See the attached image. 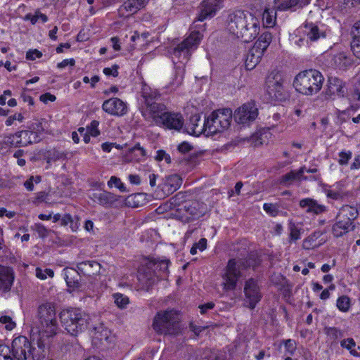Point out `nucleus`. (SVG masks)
Segmentation results:
<instances>
[{"mask_svg": "<svg viewBox=\"0 0 360 360\" xmlns=\"http://www.w3.org/2000/svg\"><path fill=\"white\" fill-rule=\"evenodd\" d=\"M154 266L155 264L150 260L145 264H142L138 271V280L142 288L146 290H148L149 288L158 281V274Z\"/></svg>", "mask_w": 360, "mask_h": 360, "instance_id": "13", "label": "nucleus"}, {"mask_svg": "<svg viewBox=\"0 0 360 360\" xmlns=\"http://www.w3.org/2000/svg\"><path fill=\"white\" fill-rule=\"evenodd\" d=\"M42 56V53L37 49L29 50L26 53V58L27 60H34L36 58H39Z\"/></svg>", "mask_w": 360, "mask_h": 360, "instance_id": "58", "label": "nucleus"}, {"mask_svg": "<svg viewBox=\"0 0 360 360\" xmlns=\"http://www.w3.org/2000/svg\"><path fill=\"white\" fill-rule=\"evenodd\" d=\"M99 122L97 120H93L90 125L87 127V132L94 137H96L100 134V131L98 129Z\"/></svg>", "mask_w": 360, "mask_h": 360, "instance_id": "57", "label": "nucleus"}, {"mask_svg": "<svg viewBox=\"0 0 360 360\" xmlns=\"http://www.w3.org/2000/svg\"><path fill=\"white\" fill-rule=\"evenodd\" d=\"M285 81L283 73L278 70H273L266 77V92L274 100H282L283 98V82Z\"/></svg>", "mask_w": 360, "mask_h": 360, "instance_id": "10", "label": "nucleus"}, {"mask_svg": "<svg viewBox=\"0 0 360 360\" xmlns=\"http://www.w3.org/2000/svg\"><path fill=\"white\" fill-rule=\"evenodd\" d=\"M93 342L95 345L103 344L104 342H110L112 340L111 332L103 324L94 327L91 331Z\"/></svg>", "mask_w": 360, "mask_h": 360, "instance_id": "23", "label": "nucleus"}, {"mask_svg": "<svg viewBox=\"0 0 360 360\" xmlns=\"http://www.w3.org/2000/svg\"><path fill=\"white\" fill-rule=\"evenodd\" d=\"M233 113L230 108L217 110L204 120L207 134H214L227 129L231 124Z\"/></svg>", "mask_w": 360, "mask_h": 360, "instance_id": "7", "label": "nucleus"}, {"mask_svg": "<svg viewBox=\"0 0 360 360\" xmlns=\"http://www.w3.org/2000/svg\"><path fill=\"white\" fill-rule=\"evenodd\" d=\"M285 349V353L288 355L292 356L293 355L294 352L296 350L297 346L296 342L295 340L288 339L285 341H283Z\"/></svg>", "mask_w": 360, "mask_h": 360, "instance_id": "54", "label": "nucleus"}, {"mask_svg": "<svg viewBox=\"0 0 360 360\" xmlns=\"http://www.w3.org/2000/svg\"><path fill=\"white\" fill-rule=\"evenodd\" d=\"M201 122L200 116L198 114L193 115L190 118V122L188 124V129L191 131V133L198 136L203 131H205V126L204 122Z\"/></svg>", "mask_w": 360, "mask_h": 360, "instance_id": "34", "label": "nucleus"}, {"mask_svg": "<svg viewBox=\"0 0 360 360\" xmlns=\"http://www.w3.org/2000/svg\"><path fill=\"white\" fill-rule=\"evenodd\" d=\"M326 94L328 95H337L340 97L345 96V83L342 79L338 77H330L328 78Z\"/></svg>", "mask_w": 360, "mask_h": 360, "instance_id": "25", "label": "nucleus"}, {"mask_svg": "<svg viewBox=\"0 0 360 360\" xmlns=\"http://www.w3.org/2000/svg\"><path fill=\"white\" fill-rule=\"evenodd\" d=\"M243 262L241 259H231L228 262L224 273L221 274V287L224 292L234 290L237 283L242 276L241 267Z\"/></svg>", "mask_w": 360, "mask_h": 360, "instance_id": "8", "label": "nucleus"}, {"mask_svg": "<svg viewBox=\"0 0 360 360\" xmlns=\"http://www.w3.org/2000/svg\"><path fill=\"white\" fill-rule=\"evenodd\" d=\"M323 81L324 78L319 71L310 69L298 73L295 77L293 86L297 92L311 96L321 90Z\"/></svg>", "mask_w": 360, "mask_h": 360, "instance_id": "4", "label": "nucleus"}, {"mask_svg": "<svg viewBox=\"0 0 360 360\" xmlns=\"http://www.w3.org/2000/svg\"><path fill=\"white\" fill-rule=\"evenodd\" d=\"M353 39L351 43L352 49L354 55L360 58V20L356 22L352 30Z\"/></svg>", "mask_w": 360, "mask_h": 360, "instance_id": "32", "label": "nucleus"}, {"mask_svg": "<svg viewBox=\"0 0 360 360\" xmlns=\"http://www.w3.org/2000/svg\"><path fill=\"white\" fill-rule=\"evenodd\" d=\"M64 276L67 285L72 290L78 289L81 286V276L79 271L67 268L64 269Z\"/></svg>", "mask_w": 360, "mask_h": 360, "instance_id": "29", "label": "nucleus"}, {"mask_svg": "<svg viewBox=\"0 0 360 360\" xmlns=\"http://www.w3.org/2000/svg\"><path fill=\"white\" fill-rule=\"evenodd\" d=\"M41 181V177L40 176H31L30 178L26 180L24 183V186L25 188L29 191H32L34 190V184H39Z\"/></svg>", "mask_w": 360, "mask_h": 360, "instance_id": "50", "label": "nucleus"}, {"mask_svg": "<svg viewBox=\"0 0 360 360\" xmlns=\"http://www.w3.org/2000/svg\"><path fill=\"white\" fill-rule=\"evenodd\" d=\"M165 117H162L163 122L160 126L167 129L179 131L184 127V120L181 114L177 112H167Z\"/></svg>", "mask_w": 360, "mask_h": 360, "instance_id": "20", "label": "nucleus"}, {"mask_svg": "<svg viewBox=\"0 0 360 360\" xmlns=\"http://www.w3.org/2000/svg\"><path fill=\"white\" fill-rule=\"evenodd\" d=\"M244 293L248 307L252 309L261 300L262 296L257 281L253 278H250L245 282Z\"/></svg>", "mask_w": 360, "mask_h": 360, "instance_id": "15", "label": "nucleus"}, {"mask_svg": "<svg viewBox=\"0 0 360 360\" xmlns=\"http://www.w3.org/2000/svg\"><path fill=\"white\" fill-rule=\"evenodd\" d=\"M223 7L222 0H204L200 4V11L197 20L202 22L215 15L217 12Z\"/></svg>", "mask_w": 360, "mask_h": 360, "instance_id": "17", "label": "nucleus"}, {"mask_svg": "<svg viewBox=\"0 0 360 360\" xmlns=\"http://www.w3.org/2000/svg\"><path fill=\"white\" fill-rule=\"evenodd\" d=\"M299 205L309 214L311 213L318 215L327 211V208L324 205L319 204L316 200L310 198L301 200Z\"/></svg>", "mask_w": 360, "mask_h": 360, "instance_id": "22", "label": "nucleus"}, {"mask_svg": "<svg viewBox=\"0 0 360 360\" xmlns=\"http://www.w3.org/2000/svg\"><path fill=\"white\" fill-rule=\"evenodd\" d=\"M23 119V115L21 113H16L7 118V120H6V125L11 126L13 124V122L15 120L22 122Z\"/></svg>", "mask_w": 360, "mask_h": 360, "instance_id": "59", "label": "nucleus"}, {"mask_svg": "<svg viewBox=\"0 0 360 360\" xmlns=\"http://www.w3.org/2000/svg\"><path fill=\"white\" fill-rule=\"evenodd\" d=\"M0 323L5 324V328L8 330H11L15 327V323L9 316H0Z\"/></svg>", "mask_w": 360, "mask_h": 360, "instance_id": "56", "label": "nucleus"}, {"mask_svg": "<svg viewBox=\"0 0 360 360\" xmlns=\"http://www.w3.org/2000/svg\"><path fill=\"white\" fill-rule=\"evenodd\" d=\"M149 0H127L120 6L119 11L122 15L125 13L128 14L136 13L138 11L143 8Z\"/></svg>", "mask_w": 360, "mask_h": 360, "instance_id": "26", "label": "nucleus"}, {"mask_svg": "<svg viewBox=\"0 0 360 360\" xmlns=\"http://www.w3.org/2000/svg\"><path fill=\"white\" fill-rule=\"evenodd\" d=\"M336 305L339 310L346 312L350 307V300L347 296H341L338 299Z\"/></svg>", "mask_w": 360, "mask_h": 360, "instance_id": "44", "label": "nucleus"}, {"mask_svg": "<svg viewBox=\"0 0 360 360\" xmlns=\"http://www.w3.org/2000/svg\"><path fill=\"white\" fill-rule=\"evenodd\" d=\"M342 348L347 349L354 357H360V346L352 338H344L340 342Z\"/></svg>", "mask_w": 360, "mask_h": 360, "instance_id": "33", "label": "nucleus"}, {"mask_svg": "<svg viewBox=\"0 0 360 360\" xmlns=\"http://www.w3.org/2000/svg\"><path fill=\"white\" fill-rule=\"evenodd\" d=\"M114 302L120 309H125L129 304V297L122 293H115L112 295Z\"/></svg>", "mask_w": 360, "mask_h": 360, "instance_id": "42", "label": "nucleus"}, {"mask_svg": "<svg viewBox=\"0 0 360 360\" xmlns=\"http://www.w3.org/2000/svg\"><path fill=\"white\" fill-rule=\"evenodd\" d=\"M316 239L317 236L316 235L311 234L309 236H308L307 238H305L302 243V247L304 249L306 250H311L319 246V245L316 243Z\"/></svg>", "mask_w": 360, "mask_h": 360, "instance_id": "43", "label": "nucleus"}, {"mask_svg": "<svg viewBox=\"0 0 360 360\" xmlns=\"http://www.w3.org/2000/svg\"><path fill=\"white\" fill-rule=\"evenodd\" d=\"M264 210L271 217H276L278 214V207L272 203H264L263 205Z\"/></svg>", "mask_w": 360, "mask_h": 360, "instance_id": "55", "label": "nucleus"}, {"mask_svg": "<svg viewBox=\"0 0 360 360\" xmlns=\"http://www.w3.org/2000/svg\"><path fill=\"white\" fill-rule=\"evenodd\" d=\"M153 326L160 334L176 335L180 331L179 314L175 310L158 312L154 319Z\"/></svg>", "mask_w": 360, "mask_h": 360, "instance_id": "6", "label": "nucleus"}, {"mask_svg": "<svg viewBox=\"0 0 360 360\" xmlns=\"http://www.w3.org/2000/svg\"><path fill=\"white\" fill-rule=\"evenodd\" d=\"M353 89L351 91V99L360 101V75H356L352 79Z\"/></svg>", "mask_w": 360, "mask_h": 360, "instance_id": "40", "label": "nucleus"}, {"mask_svg": "<svg viewBox=\"0 0 360 360\" xmlns=\"http://www.w3.org/2000/svg\"><path fill=\"white\" fill-rule=\"evenodd\" d=\"M37 321L31 333H41L46 337H53L58 328L55 306L51 302L40 304L37 309Z\"/></svg>", "mask_w": 360, "mask_h": 360, "instance_id": "3", "label": "nucleus"}, {"mask_svg": "<svg viewBox=\"0 0 360 360\" xmlns=\"http://www.w3.org/2000/svg\"><path fill=\"white\" fill-rule=\"evenodd\" d=\"M333 61L335 65L339 68L347 66L349 63V58L342 53L335 55L333 58Z\"/></svg>", "mask_w": 360, "mask_h": 360, "instance_id": "46", "label": "nucleus"}, {"mask_svg": "<svg viewBox=\"0 0 360 360\" xmlns=\"http://www.w3.org/2000/svg\"><path fill=\"white\" fill-rule=\"evenodd\" d=\"M300 30L307 36V40L310 41H316L326 37L327 29L323 25H319L312 22H307L300 27Z\"/></svg>", "mask_w": 360, "mask_h": 360, "instance_id": "19", "label": "nucleus"}, {"mask_svg": "<svg viewBox=\"0 0 360 360\" xmlns=\"http://www.w3.org/2000/svg\"><path fill=\"white\" fill-rule=\"evenodd\" d=\"M199 207V203L196 201L186 204L184 207L186 210L193 217H198L202 214V212L198 210L197 207Z\"/></svg>", "mask_w": 360, "mask_h": 360, "instance_id": "47", "label": "nucleus"}, {"mask_svg": "<svg viewBox=\"0 0 360 360\" xmlns=\"http://www.w3.org/2000/svg\"><path fill=\"white\" fill-rule=\"evenodd\" d=\"M11 350L10 347L5 345H0V360H16L11 356Z\"/></svg>", "mask_w": 360, "mask_h": 360, "instance_id": "48", "label": "nucleus"}, {"mask_svg": "<svg viewBox=\"0 0 360 360\" xmlns=\"http://www.w3.org/2000/svg\"><path fill=\"white\" fill-rule=\"evenodd\" d=\"M181 184V178L177 174H173L166 179L165 186L169 193H172L180 188Z\"/></svg>", "mask_w": 360, "mask_h": 360, "instance_id": "36", "label": "nucleus"}, {"mask_svg": "<svg viewBox=\"0 0 360 360\" xmlns=\"http://www.w3.org/2000/svg\"><path fill=\"white\" fill-rule=\"evenodd\" d=\"M202 37L200 31H191L184 41L169 51L174 63L181 64L175 67L174 77L169 83L172 88H176L182 84L185 73L184 65L188 61L192 51L200 44Z\"/></svg>", "mask_w": 360, "mask_h": 360, "instance_id": "1", "label": "nucleus"}, {"mask_svg": "<svg viewBox=\"0 0 360 360\" xmlns=\"http://www.w3.org/2000/svg\"><path fill=\"white\" fill-rule=\"evenodd\" d=\"M262 134H253L250 138L251 143L253 144L255 146H259L264 143V140L262 138Z\"/></svg>", "mask_w": 360, "mask_h": 360, "instance_id": "60", "label": "nucleus"}, {"mask_svg": "<svg viewBox=\"0 0 360 360\" xmlns=\"http://www.w3.org/2000/svg\"><path fill=\"white\" fill-rule=\"evenodd\" d=\"M118 65H114L112 68H105L103 73L107 76L117 77L118 75Z\"/></svg>", "mask_w": 360, "mask_h": 360, "instance_id": "62", "label": "nucleus"}, {"mask_svg": "<svg viewBox=\"0 0 360 360\" xmlns=\"http://www.w3.org/2000/svg\"><path fill=\"white\" fill-rule=\"evenodd\" d=\"M351 225L352 224L348 219L347 221H345L340 217L337 216V221L332 228L333 235L335 237H341L349 231Z\"/></svg>", "mask_w": 360, "mask_h": 360, "instance_id": "31", "label": "nucleus"}, {"mask_svg": "<svg viewBox=\"0 0 360 360\" xmlns=\"http://www.w3.org/2000/svg\"><path fill=\"white\" fill-rule=\"evenodd\" d=\"M167 112L165 105L155 102L146 105V109L143 112V115L146 120L160 126L161 122H163L162 117H165L164 115Z\"/></svg>", "mask_w": 360, "mask_h": 360, "instance_id": "16", "label": "nucleus"}, {"mask_svg": "<svg viewBox=\"0 0 360 360\" xmlns=\"http://www.w3.org/2000/svg\"><path fill=\"white\" fill-rule=\"evenodd\" d=\"M309 0H281L276 6V11H296L309 4Z\"/></svg>", "mask_w": 360, "mask_h": 360, "instance_id": "28", "label": "nucleus"}, {"mask_svg": "<svg viewBox=\"0 0 360 360\" xmlns=\"http://www.w3.org/2000/svg\"><path fill=\"white\" fill-rule=\"evenodd\" d=\"M108 186L109 187H112L113 186L117 188L120 191H125L126 188L124 185L122 183L120 179L112 176L110 177V180L108 182Z\"/></svg>", "mask_w": 360, "mask_h": 360, "instance_id": "53", "label": "nucleus"}, {"mask_svg": "<svg viewBox=\"0 0 360 360\" xmlns=\"http://www.w3.org/2000/svg\"><path fill=\"white\" fill-rule=\"evenodd\" d=\"M54 276V272L51 269H42L39 267L36 269V276L39 279L44 280L47 277L52 278Z\"/></svg>", "mask_w": 360, "mask_h": 360, "instance_id": "49", "label": "nucleus"}, {"mask_svg": "<svg viewBox=\"0 0 360 360\" xmlns=\"http://www.w3.org/2000/svg\"><path fill=\"white\" fill-rule=\"evenodd\" d=\"M262 20L266 27H273L275 24L276 17L273 14V11H270L269 9H265Z\"/></svg>", "mask_w": 360, "mask_h": 360, "instance_id": "45", "label": "nucleus"}, {"mask_svg": "<svg viewBox=\"0 0 360 360\" xmlns=\"http://www.w3.org/2000/svg\"><path fill=\"white\" fill-rule=\"evenodd\" d=\"M16 136L20 140V146H27L33 143H37L41 140V137L36 134L30 132L29 130H22L16 132Z\"/></svg>", "mask_w": 360, "mask_h": 360, "instance_id": "30", "label": "nucleus"}, {"mask_svg": "<svg viewBox=\"0 0 360 360\" xmlns=\"http://www.w3.org/2000/svg\"><path fill=\"white\" fill-rule=\"evenodd\" d=\"M271 40L272 35L269 32H265L260 35L247 54L245 67L248 70L253 69L259 63L264 51L271 44Z\"/></svg>", "mask_w": 360, "mask_h": 360, "instance_id": "9", "label": "nucleus"}, {"mask_svg": "<svg viewBox=\"0 0 360 360\" xmlns=\"http://www.w3.org/2000/svg\"><path fill=\"white\" fill-rule=\"evenodd\" d=\"M46 124V122L43 119L40 120H35L30 124L29 131L40 136V135L45 131Z\"/></svg>", "mask_w": 360, "mask_h": 360, "instance_id": "41", "label": "nucleus"}, {"mask_svg": "<svg viewBox=\"0 0 360 360\" xmlns=\"http://www.w3.org/2000/svg\"><path fill=\"white\" fill-rule=\"evenodd\" d=\"M13 280V269L10 267L0 265V290L4 292L10 290Z\"/></svg>", "mask_w": 360, "mask_h": 360, "instance_id": "24", "label": "nucleus"}, {"mask_svg": "<svg viewBox=\"0 0 360 360\" xmlns=\"http://www.w3.org/2000/svg\"><path fill=\"white\" fill-rule=\"evenodd\" d=\"M153 262L155 264V266H154L155 270L158 274V278H166L169 274V261L167 259L160 260V261H155L153 260Z\"/></svg>", "mask_w": 360, "mask_h": 360, "instance_id": "38", "label": "nucleus"}, {"mask_svg": "<svg viewBox=\"0 0 360 360\" xmlns=\"http://www.w3.org/2000/svg\"><path fill=\"white\" fill-rule=\"evenodd\" d=\"M226 29L233 36L248 43L259 34V21L251 13L238 10L228 15Z\"/></svg>", "mask_w": 360, "mask_h": 360, "instance_id": "2", "label": "nucleus"}, {"mask_svg": "<svg viewBox=\"0 0 360 360\" xmlns=\"http://www.w3.org/2000/svg\"><path fill=\"white\" fill-rule=\"evenodd\" d=\"M258 116V108L255 102L244 103L233 114L235 121L240 124L249 125L253 122Z\"/></svg>", "mask_w": 360, "mask_h": 360, "instance_id": "12", "label": "nucleus"}, {"mask_svg": "<svg viewBox=\"0 0 360 360\" xmlns=\"http://www.w3.org/2000/svg\"><path fill=\"white\" fill-rule=\"evenodd\" d=\"M34 226L36 231L40 237L44 238L48 235V230L43 224H36Z\"/></svg>", "mask_w": 360, "mask_h": 360, "instance_id": "63", "label": "nucleus"}, {"mask_svg": "<svg viewBox=\"0 0 360 360\" xmlns=\"http://www.w3.org/2000/svg\"><path fill=\"white\" fill-rule=\"evenodd\" d=\"M60 318L64 328L73 336L84 332L89 323V316L78 308L63 310Z\"/></svg>", "mask_w": 360, "mask_h": 360, "instance_id": "5", "label": "nucleus"}, {"mask_svg": "<svg viewBox=\"0 0 360 360\" xmlns=\"http://www.w3.org/2000/svg\"><path fill=\"white\" fill-rule=\"evenodd\" d=\"M357 215V210L355 207L349 205L342 206L338 214V216L340 217L345 221H347L348 219L351 224H352V221L356 218Z\"/></svg>", "mask_w": 360, "mask_h": 360, "instance_id": "35", "label": "nucleus"}, {"mask_svg": "<svg viewBox=\"0 0 360 360\" xmlns=\"http://www.w3.org/2000/svg\"><path fill=\"white\" fill-rule=\"evenodd\" d=\"M6 143L8 144L11 146H15V147H20V140L18 139V141H15V139H18V136H16V133L14 134H10L6 136Z\"/></svg>", "mask_w": 360, "mask_h": 360, "instance_id": "61", "label": "nucleus"}, {"mask_svg": "<svg viewBox=\"0 0 360 360\" xmlns=\"http://www.w3.org/2000/svg\"><path fill=\"white\" fill-rule=\"evenodd\" d=\"M352 153L350 150H342L339 153L338 163L340 165H346L352 158Z\"/></svg>", "mask_w": 360, "mask_h": 360, "instance_id": "52", "label": "nucleus"}, {"mask_svg": "<svg viewBox=\"0 0 360 360\" xmlns=\"http://www.w3.org/2000/svg\"><path fill=\"white\" fill-rule=\"evenodd\" d=\"M289 231L290 241H295L300 238V231L294 223L289 224Z\"/></svg>", "mask_w": 360, "mask_h": 360, "instance_id": "51", "label": "nucleus"}, {"mask_svg": "<svg viewBox=\"0 0 360 360\" xmlns=\"http://www.w3.org/2000/svg\"><path fill=\"white\" fill-rule=\"evenodd\" d=\"M11 346L12 355L16 360H26L30 356L32 345L25 336L15 338Z\"/></svg>", "mask_w": 360, "mask_h": 360, "instance_id": "14", "label": "nucleus"}, {"mask_svg": "<svg viewBox=\"0 0 360 360\" xmlns=\"http://www.w3.org/2000/svg\"><path fill=\"white\" fill-rule=\"evenodd\" d=\"M90 198L105 207H112L118 200L117 195L108 191L93 192Z\"/></svg>", "mask_w": 360, "mask_h": 360, "instance_id": "21", "label": "nucleus"}, {"mask_svg": "<svg viewBox=\"0 0 360 360\" xmlns=\"http://www.w3.org/2000/svg\"><path fill=\"white\" fill-rule=\"evenodd\" d=\"M51 338L42 335L41 333L37 332L31 333V340L34 345H37V347L31 346L30 356L33 360H46L49 352L48 345Z\"/></svg>", "mask_w": 360, "mask_h": 360, "instance_id": "11", "label": "nucleus"}, {"mask_svg": "<svg viewBox=\"0 0 360 360\" xmlns=\"http://www.w3.org/2000/svg\"><path fill=\"white\" fill-rule=\"evenodd\" d=\"M160 96L156 90H152L148 86H144L142 89V97L146 105L156 102Z\"/></svg>", "mask_w": 360, "mask_h": 360, "instance_id": "37", "label": "nucleus"}, {"mask_svg": "<svg viewBox=\"0 0 360 360\" xmlns=\"http://www.w3.org/2000/svg\"><path fill=\"white\" fill-rule=\"evenodd\" d=\"M193 149V146L188 142H183L178 146V150L182 153H186Z\"/></svg>", "mask_w": 360, "mask_h": 360, "instance_id": "64", "label": "nucleus"}, {"mask_svg": "<svg viewBox=\"0 0 360 360\" xmlns=\"http://www.w3.org/2000/svg\"><path fill=\"white\" fill-rule=\"evenodd\" d=\"M77 268L84 275L91 276L99 274L101 266L96 261L89 260L78 263Z\"/></svg>", "mask_w": 360, "mask_h": 360, "instance_id": "27", "label": "nucleus"}, {"mask_svg": "<svg viewBox=\"0 0 360 360\" xmlns=\"http://www.w3.org/2000/svg\"><path fill=\"white\" fill-rule=\"evenodd\" d=\"M300 176H302V170H292L282 176L281 184L290 185L295 181H299Z\"/></svg>", "mask_w": 360, "mask_h": 360, "instance_id": "39", "label": "nucleus"}, {"mask_svg": "<svg viewBox=\"0 0 360 360\" xmlns=\"http://www.w3.org/2000/svg\"><path fill=\"white\" fill-rule=\"evenodd\" d=\"M102 109L114 116H122L127 112V104L118 98H111L105 101L102 105Z\"/></svg>", "mask_w": 360, "mask_h": 360, "instance_id": "18", "label": "nucleus"}]
</instances>
